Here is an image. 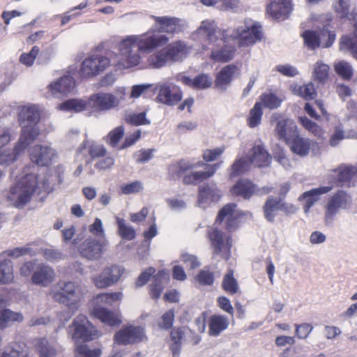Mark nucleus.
Here are the masks:
<instances>
[{"mask_svg": "<svg viewBox=\"0 0 357 357\" xmlns=\"http://www.w3.org/2000/svg\"><path fill=\"white\" fill-rule=\"evenodd\" d=\"M218 38L219 41L211 47L209 58L213 62H228L232 60L236 52L235 46L229 44L230 40H236L239 47H248L261 40L263 32L261 25L245 20L231 32L228 29L221 30L218 28Z\"/></svg>", "mask_w": 357, "mask_h": 357, "instance_id": "1", "label": "nucleus"}, {"mask_svg": "<svg viewBox=\"0 0 357 357\" xmlns=\"http://www.w3.org/2000/svg\"><path fill=\"white\" fill-rule=\"evenodd\" d=\"M43 109L38 105H26L19 107L18 119L22 127L21 135L13 150L1 152V164H10L17 158L33 141L39 136L38 123L41 119Z\"/></svg>", "mask_w": 357, "mask_h": 357, "instance_id": "2", "label": "nucleus"}, {"mask_svg": "<svg viewBox=\"0 0 357 357\" xmlns=\"http://www.w3.org/2000/svg\"><path fill=\"white\" fill-rule=\"evenodd\" d=\"M46 181H41V177L34 173L26 174L10 189L8 199L15 205L22 206L30 201L33 192L38 190L43 191L42 188H49Z\"/></svg>", "mask_w": 357, "mask_h": 357, "instance_id": "3", "label": "nucleus"}, {"mask_svg": "<svg viewBox=\"0 0 357 357\" xmlns=\"http://www.w3.org/2000/svg\"><path fill=\"white\" fill-rule=\"evenodd\" d=\"M49 294L56 302L66 304L72 316L79 308L84 296V287L77 282H59Z\"/></svg>", "mask_w": 357, "mask_h": 357, "instance_id": "4", "label": "nucleus"}, {"mask_svg": "<svg viewBox=\"0 0 357 357\" xmlns=\"http://www.w3.org/2000/svg\"><path fill=\"white\" fill-rule=\"evenodd\" d=\"M119 52L116 56V65L119 68H129L139 64L142 61L137 35H130L119 43Z\"/></svg>", "mask_w": 357, "mask_h": 357, "instance_id": "5", "label": "nucleus"}, {"mask_svg": "<svg viewBox=\"0 0 357 357\" xmlns=\"http://www.w3.org/2000/svg\"><path fill=\"white\" fill-rule=\"evenodd\" d=\"M352 204L351 195L347 191L338 190L327 199L324 204V222L327 227L333 226L340 209H347Z\"/></svg>", "mask_w": 357, "mask_h": 357, "instance_id": "6", "label": "nucleus"}, {"mask_svg": "<svg viewBox=\"0 0 357 357\" xmlns=\"http://www.w3.org/2000/svg\"><path fill=\"white\" fill-rule=\"evenodd\" d=\"M69 333L75 341H91L100 335L98 331L83 314L75 317L69 326Z\"/></svg>", "mask_w": 357, "mask_h": 357, "instance_id": "7", "label": "nucleus"}, {"mask_svg": "<svg viewBox=\"0 0 357 357\" xmlns=\"http://www.w3.org/2000/svg\"><path fill=\"white\" fill-rule=\"evenodd\" d=\"M111 64L109 58L104 54H94L85 58L81 63L79 73L83 78L96 77Z\"/></svg>", "mask_w": 357, "mask_h": 357, "instance_id": "8", "label": "nucleus"}, {"mask_svg": "<svg viewBox=\"0 0 357 357\" xmlns=\"http://www.w3.org/2000/svg\"><path fill=\"white\" fill-rule=\"evenodd\" d=\"M218 33V26L215 21L206 19L192 33L191 38L200 43H207L208 45L214 47V44L219 41Z\"/></svg>", "mask_w": 357, "mask_h": 357, "instance_id": "9", "label": "nucleus"}, {"mask_svg": "<svg viewBox=\"0 0 357 357\" xmlns=\"http://www.w3.org/2000/svg\"><path fill=\"white\" fill-rule=\"evenodd\" d=\"M271 122L274 126L273 132L278 139L288 142L291 137L294 136L297 126L291 119L284 118L279 113H274Z\"/></svg>", "mask_w": 357, "mask_h": 357, "instance_id": "10", "label": "nucleus"}, {"mask_svg": "<svg viewBox=\"0 0 357 357\" xmlns=\"http://www.w3.org/2000/svg\"><path fill=\"white\" fill-rule=\"evenodd\" d=\"M208 236L213 248V257L220 256L228 259L231 246V238L216 228H211L208 231Z\"/></svg>", "mask_w": 357, "mask_h": 357, "instance_id": "11", "label": "nucleus"}, {"mask_svg": "<svg viewBox=\"0 0 357 357\" xmlns=\"http://www.w3.org/2000/svg\"><path fill=\"white\" fill-rule=\"evenodd\" d=\"M125 270L119 265L105 267L102 272L91 278L93 284L98 289H105L116 283Z\"/></svg>", "mask_w": 357, "mask_h": 357, "instance_id": "12", "label": "nucleus"}, {"mask_svg": "<svg viewBox=\"0 0 357 357\" xmlns=\"http://www.w3.org/2000/svg\"><path fill=\"white\" fill-rule=\"evenodd\" d=\"M138 40V51L142 53H151L155 49L166 45L168 38L165 35L158 33L146 32L144 34L137 35Z\"/></svg>", "mask_w": 357, "mask_h": 357, "instance_id": "13", "label": "nucleus"}, {"mask_svg": "<svg viewBox=\"0 0 357 357\" xmlns=\"http://www.w3.org/2000/svg\"><path fill=\"white\" fill-rule=\"evenodd\" d=\"M146 339L144 327L133 325L124 327L114 335V342L118 344L138 343Z\"/></svg>", "mask_w": 357, "mask_h": 357, "instance_id": "14", "label": "nucleus"}, {"mask_svg": "<svg viewBox=\"0 0 357 357\" xmlns=\"http://www.w3.org/2000/svg\"><path fill=\"white\" fill-rule=\"evenodd\" d=\"M271 190V187L257 188L256 185L252 184L249 179H240L236 185L231 187V192L232 195H241L245 199H249L252 195L255 194L259 195H267Z\"/></svg>", "mask_w": 357, "mask_h": 357, "instance_id": "15", "label": "nucleus"}, {"mask_svg": "<svg viewBox=\"0 0 357 357\" xmlns=\"http://www.w3.org/2000/svg\"><path fill=\"white\" fill-rule=\"evenodd\" d=\"M156 100L167 105H174L178 103L183 97L180 89L174 84H160L158 85Z\"/></svg>", "mask_w": 357, "mask_h": 357, "instance_id": "16", "label": "nucleus"}, {"mask_svg": "<svg viewBox=\"0 0 357 357\" xmlns=\"http://www.w3.org/2000/svg\"><path fill=\"white\" fill-rule=\"evenodd\" d=\"M29 155L32 162L38 165L46 166L52 162L57 152L49 145H35L30 148Z\"/></svg>", "mask_w": 357, "mask_h": 357, "instance_id": "17", "label": "nucleus"}, {"mask_svg": "<svg viewBox=\"0 0 357 357\" xmlns=\"http://www.w3.org/2000/svg\"><path fill=\"white\" fill-rule=\"evenodd\" d=\"M75 86V81L72 77H61L49 84L47 93L54 98H63L71 92Z\"/></svg>", "mask_w": 357, "mask_h": 357, "instance_id": "18", "label": "nucleus"}, {"mask_svg": "<svg viewBox=\"0 0 357 357\" xmlns=\"http://www.w3.org/2000/svg\"><path fill=\"white\" fill-rule=\"evenodd\" d=\"M26 248H15L13 250H8L1 253V283L10 282L13 279V267L10 259H6L7 256L19 257L27 253Z\"/></svg>", "mask_w": 357, "mask_h": 357, "instance_id": "19", "label": "nucleus"}, {"mask_svg": "<svg viewBox=\"0 0 357 357\" xmlns=\"http://www.w3.org/2000/svg\"><path fill=\"white\" fill-rule=\"evenodd\" d=\"M55 277L56 273L50 265L35 262V268L31 275V281L34 284L48 287L53 282Z\"/></svg>", "mask_w": 357, "mask_h": 357, "instance_id": "20", "label": "nucleus"}, {"mask_svg": "<svg viewBox=\"0 0 357 357\" xmlns=\"http://www.w3.org/2000/svg\"><path fill=\"white\" fill-rule=\"evenodd\" d=\"M331 190H333V186H320L303 192L298 197V200L303 203L305 214L308 215L310 213L311 208L320 199L321 196L326 195V193L331 191Z\"/></svg>", "mask_w": 357, "mask_h": 357, "instance_id": "21", "label": "nucleus"}, {"mask_svg": "<svg viewBox=\"0 0 357 357\" xmlns=\"http://www.w3.org/2000/svg\"><path fill=\"white\" fill-rule=\"evenodd\" d=\"M116 99L112 93H96L89 96V107L96 111H109L115 109Z\"/></svg>", "mask_w": 357, "mask_h": 357, "instance_id": "22", "label": "nucleus"}, {"mask_svg": "<svg viewBox=\"0 0 357 357\" xmlns=\"http://www.w3.org/2000/svg\"><path fill=\"white\" fill-rule=\"evenodd\" d=\"M250 165L258 167L270 165L272 156L261 142H256L249 151Z\"/></svg>", "mask_w": 357, "mask_h": 357, "instance_id": "23", "label": "nucleus"}, {"mask_svg": "<svg viewBox=\"0 0 357 357\" xmlns=\"http://www.w3.org/2000/svg\"><path fill=\"white\" fill-rule=\"evenodd\" d=\"M80 254L88 259H98L104 250V245L101 240L96 238H86L80 246Z\"/></svg>", "mask_w": 357, "mask_h": 357, "instance_id": "24", "label": "nucleus"}, {"mask_svg": "<svg viewBox=\"0 0 357 357\" xmlns=\"http://www.w3.org/2000/svg\"><path fill=\"white\" fill-rule=\"evenodd\" d=\"M291 0H270L266 13L273 19H286L291 12Z\"/></svg>", "mask_w": 357, "mask_h": 357, "instance_id": "25", "label": "nucleus"}, {"mask_svg": "<svg viewBox=\"0 0 357 357\" xmlns=\"http://www.w3.org/2000/svg\"><path fill=\"white\" fill-rule=\"evenodd\" d=\"M220 191L215 184H204L199 186L198 195V206L205 208L211 202L219 201Z\"/></svg>", "mask_w": 357, "mask_h": 357, "instance_id": "26", "label": "nucleus"}, {"mask_svg": "<svg viewBox=\"0 0 357 357\" xmlns=\"http://www.w3.org/2000/svg\"><path fill=\"white\" fill-rule=\"evenodd\" d=\"M243 215L241 211L237 209V206L235 204H229L223 206L219 211L218 219L219 220H225L226 227L228 230L231 231L236 228L238 226V220L240 216Z\"/></svg>", "mask_w": 357, "mask_h": 357, "instance_id": "27", "label": "nucleus"}, {"mask_svg": "<svg viewBox=\"0 0 357 357\" xmlns=\"http://www.w3.org/2000/svg\"><path fill=\"white\" fill-rule=\"evenodd\" d=\"M155 22L158 25L160 31L165 33H178L183 31L185 26L184 21L175 17H155L152 16Z\"/></svg>", "mask_w": 357, "mask_h": 357, "instance_id": "28", "label": "nucleus"}, {"mask_svg": "<svg viewBox=\"0 0 357 357\" xmlns=\"http://www.w3.org/2000/svg\"><path fill=\"white\" fill-rule=\"evenodd\" d=\"M335 172L337 173V181L342 187H353L357 183V167L340 165Z\"/></svg>", "mask_w": 357, "mask_h": 357, "instance_id": "29", "label": "nucleus"}, {"mask_svg": "<svg viewBox=\"0 0 357 357\" xmlns=\"http://www.w3.org/2000/svg\"><path fill=\"white\" fill-rule=\"evenodd\" d=\"M91 314L108 326H117L121 322V315L117 312L109 311L105 307H93Z\"/></svg>", "mask_w": 357, "mask_h": 357, "instance_id": "30", "label": "nucleus"}, {"mask_svg": "<svg viewBox=\"0 0 357 357\" xmlns=\"http://www.w3.org/2000/svg\"><path fill=\"white\" fill-rule=\"evenodd\" d=\"M178 79L181 80L183 84L190 86V87H193L195 89H207V88L211 87L213 84V77L206 73L198 74L194 79L185 77V75H181Z\"/></svg>", "mask_w": 357, "mask_h": 357, "instance_id": "31", "label": "nucleus"}, {"mask_svg": "<svg viewBox=\"0 0 357 357\" xmlns=\"http://www.w3.org/2000/svg\"><path fill=\"white\" fill-rule=\"evenodd\" d=\"M169 61H180L185 58L190 52V47L181 40L172 43L167 46Z\"/></svg>", "mask_w": 357, "mask_h": 357, "instance_id": "32", "label": "nucleus"}, {"mask_svg": "<svg viewBox=\"0 0 357 357\" xmlns=\"http://www.w3.org/2000/svg\"><path fill=\"white\" fill-rule=\"evenodd\" d=\"M354 36L344 35L340 39V50L344 52H351L357 60V20L354 24Z\"/></svg>", "mask_w": 357, "mask_h": 357, "instance_id": "33", "label": "nucleus"}, {"mask_svg": "<svg viewBox=\"0 0 357 357\" xmlns=\"http://www.w3.org/2000/svg\"><path fill=\"white\" fill-rule=\"evenodd\" d=\"M203 6H214L220 11H237L241 6V0H200Z\"/></svg>", "mask_w": 357, "mask_h": 357, "instance_id": "34", "label": "nucleus"}, {"mask_svg": "<svg viewBox=\"0 0 357 357\" xmlns=\"http://www.w3.org/2000/svg\"><path fill=\"white\" fill-rule=\"evenodd\" d=\"M289 89L292 93L299 96L305 100L315 99L317 96V90L312 82L299 85V84H291Z\"/></svg>", "mask_w": 357, "mask_h": 357, "instance_id": "35", "label": "nucleus"}, {"mask_svg": "<svg viewBox=\"0 0 357 357\" xmlns=\"http://www.w3.org/2000/svg\"><path fill=\"white\" fill-rule=\"evenodd\" d=\"M238 68L233 64H229L222 68L217 74L215 77V84L217 87L221 89H225L230 82H231Z\"/></svg>", "mask_w": 357, "mask_h": 357, "instance_id": "36", "label": "nucleus"}, {"mask_svg": "<svg viewBox=\"0 0 357 357\" xmlns=\"http://www.w3.org/2000/svg\"><path fill=\"white\" fill-rule=\"evenodd\" d=\"M89 107V97L88 99H69L59 103L57 108L61 111L81 112Z\"/></svg>", "mask_w": 357, "mask_h": 357, "instance_id": "37", "label": "nucleus"}, {"mask_svg": "<svg viewBox=\"0 0 357 357\" xmlns=\"http://www.w3.org/2000/svg\"><path fill=\"white\" fill-rule=\"evenodd\" d=\"M228 317L224 315H212L208 320V333L211 335H219L229 326Z\"/></svg>", "mask_w": 357, "mask_h": 357, "instance_id": "38", "label": "nucleus"}, {"mask_svg": "<svg viewBox=\"0 0 357 357\" xmlns=\"http://www.w3.org/2000/svg\"><path fill=\"white\" fill-rule=\"evenodd\" d=\"M315 142L313 140L308 139V138L297 137L294 139L291 145L292 152L296 153L301 156L307 155L310 153V149L312 146H314Z\"/></svg>", "mask_w": 357, "mask_h": 357, "instance_id": "39", "label": "nucleus"}, {"mask_svg": "<svg viewBox=\"0 0 357 357\" xmlns=\"http://www.w3.org/2000/svg\"><path fill=\"white\" fill-rule=\"evenodd\" d=\"M220 163L216 165H207L204 171L202 172H193L190 175H186L183 178V181L185 183H191V182L200 181V180L206 179V178L211 177L214 175L215 172L219 168Z\"/></svg>", "mask_w": 357, "mask_h": 357, "instance_id": "40", "label": "nucleus"}, {"mask_svg": "<svg viewBox=\"0 0 357 357\" xmlns=\"http://www.w3.org/2000/svg\"><path fill=\"white\" fill-rule=\"evenodd\" d=\"M28 349L23 343L11 342L5 347L1 357H27Z\"/></svg>", "mask_w": 357, "mask_h": 357, "instance_id": "41", "label": "nucleus"}, {"mask_svg": "<svg viewBox=\"0 0 357 357\" xmlns=\"http://www.w3.org/2000/svg\"><path fill=\"white\" fill-rule=\"evenodd\" d=\"M147 63L153 68H160L168 63L167 47L153 52L147 58Z\"/></svg>", "mask_w": 357, "mask_h": 357, "instance_id": "42", "label": "nucleus"}, {"mask_svg": "<svg viewBox=\"0 0 357 357\" xmlns=\"http://www.w3.org/2000/svg\"><path fill=\"white\" fill-rule=\"evenodd\" d=\"M331 68L328 64L325 63L322 60H318L312 66V77L317 82H327L329 78Z\"/></svg>", "mask_w": 357, "mask_h": 357, "instance_id": "43", "label": "nucleus"}, {"mask_svg": "<svg viewBox=\"0 0 357 357\" xmlns=\"http://www.w3.org/2000/svg\"><path fill=\"white\" fill-rule=\"evenodd\" d=\"M122 298V292L99 294L93 299L92 303L93 305V307H97V306H104V305H112L114 302H116V301H121Z\"/></svg>", "mask_w": 357, "mask_h": 357, "instance_id": "44", "label": "nucleus"}, {"mask_svg": "<svg viewBox=\"0 0 357 357\" xmlns=\"http://www.w3.org/2000/svg\"><path fill=\"white\" fill-rule=\"evenodd\" d=\"M54 175H52L51 177H40L41 181H45L46 183L49 184L48 188H42V190H45V191H50V190L54 189L56 185H61L63 181V175L65 172V167L63 165H57L54 167Z\"/></svg>", "mask_w": 357, "mask_h": 357, "instance_id": "45", "label": "nucleus"}, {"mask_svg": "<svg viewBox=\"0 0 357 357\" xmlns=\"http://www.w3.org/2000/svg\"><path fill=\"white\" fill-rule=\"evenodd\" d=\"M250 167V159L241 157L238 158L233 162L230 168L229 176L236 177V176L241 175L244 172H248Z\"/></svg>", "mask_w": 357, "mask_h": 357, "instance_id": "46", "label": "nucleus"}, {"mask_svg": "<svg viewBox=\"0 0 357 357\" xmlns=\"http://www.w3.org/2000/svg\"><path fill=\"white\" fill-rule=\"evenodd\" d=\"M36 349L40 357H55L57 355L55 346L45 338L38 340Z\"/></svg>", "mask_w": 357, "mask_h": 357, "instance_id": "47", "label": "nucleus"}, {"mask_svg": "<svg viewBox=\"0 0 357 357\" xmlns=\"http://www.w3.org/2000/svg\"><path fill=\"white\" fill-rule=\"evenodd\" d=\"M279 209H280V200L272 197L267 199L264 207V216L267 220H273Z\"/></svg>", "mask_w": 357, "mask_h": 357, "instance_id": "48", "label": "nucleus"}, {"mask_svg": "<svg viewBox=\"0 0 357 357\" xmlns=\"http://www.w3.org/2000/svg\"><path fill=\"white\" fill-rule=\"evenodd\" d=\"M335 72L344 79H351L354 74V68L351 63L344 60H340L334 64Z\"/></svg>", "mask_w": 357, "mask_h": 357, "instance_id": "49", "label": "nucleus"}, {"mask_svg": "<svg viewBox=\"0 0 357 357\" xmlns=\"http://www.w3.org/2000/svg\"><path fill=\"white\" fill-rule=\"evenodd\" d=\"M170 337L172 341L170 349L173 353L174 357H176L178 354H180L181 351V342L183 337V329H173L171 332Z\"/></svg>", "mask_w": 357, "mask_h": 357, "instance_id": "50", "label": "nucleus"}, {"mask_svg": "<svg viewBox=\"0 0 357 357\" xmlns=\"http://www.w3.org/2000/svg\"><path fill=\"white\" fill-rule=\"evenodd\" d=\"M298 121L307 130L312 132L315 137H317V138H324L325 132L322 128L318 126L317 123L313 122V121L310 120V119L306 118V116H300Z\"/></svg>", "mask_w": 357, "mask_h": 357, "instance_id": "51", "label": "nucleus"}, {"mask_svg": "<svg viewBox=\"0 0 357 357\" xmlns=\"http://www.w3.org/2000/svg\"><path fill=\"white\" fill-rule=\"evenodd\" d=\"M352 0H333V8L341 17H347L351 12Z\"/></svg>", "mask_w": 357, "mask_h": 357, "instance_id": "52", "label": "nucleus"}, {"mask_svg": "<svg viewBox=\"0 0 357 357\" xmlns=\"http://www.w3.org/2000/svg\"><path fill=\"white\" fill-rule=\"evenodd\" d=\"M222 287L225 291L231 294H234V293L238 292L239 290L238 282L235 280L234 276L233 271H229L226 275H225Z\"/></svg>", "mask_w": 357, "mask_h": 357, "instance_id": "53", "label": "nucleus"}, {"mask_svg": "<svg viewBox=\"0 0 357 357\" xmlns=\"http://www.w3.org/2000/svg\"><path fill=\"white\" fill-rule=\"evenodd\" d=\"M160 278L167 279L168 278L167 273L165 272V271H162L160 272L157 277L154 279V282L149 287V289L151 294L152 298H158L161 295V292H162L164 287L162 284L161 280Z\"/></svg>", "mask_w": 357, "mask_h": 357, "instance_id": "54", "label": "nucleus"}, {"mask_svg": "<svg viewBox=\"0 0 357 357\" xmlns=\"http://www.w3.org/2000/svg\"><path fill=\"white\" fill-rule=\"evenodd\" d=\"M335 40V34L328 29H324L318 32V47L328 48Z\"/></svg>", "mask_w": 357, "mask_h": 357, "instance_id": "55", "label": "nucleus"}, {"mask_svg": "<svg viewBox=\"0 0 357 357\" xmlns=\"http://www.w3.org/2000/svg\"><path fill=\"white\" fill-rule=\"evenodd\" d=\"M120 235L128 240H132L136 236V231L132 226L128 225L123 218H116Z\"/></svg>", "mask_w": 357, "mask_h": 357, "instance_id": "56", "label": "nucleus"}, {"mask_svg": "<svg viewBox=\"0 0 357 357\" xmlns=\"http://www.w3.org/2000/svg\"><path fill=\"white\" fill-rule=\"evenodd\" d=\"M77 357H100L102 350L100 348L90 349L86 344H79L75 349Z\"/></svg>", "mask_w": 357, "mask_h": 357, "instance_id": "57", "label": "nucleus"}, {"mask_svg": "<svg viewBox=\"0 0 357 357\" xmlns=\"http://www.w3.org/2000/svg\"><path fill=\"white\" fill-rule=\"evenodd\" d=\"M262 114L261 103L256 102L250 112V116L248 119V126L250 127L257 126L261 123Z\"/></svg>", "mask_w": 357, "mask_h": 357, "instance_id": "58", "label": "nucleus"}, {"mask_svg": "<svg viewBox=\"0 0 357 357\" xmlns=\"http://www.w3.org/2000/svg\"><path fill=\"white\" fill-rule=\"evenodd\" d=\"M283 98L282 97L277 96L275 93H264L261 96V101L263 102L264 107H268L269 109H276L280 107Z\"/></svg>", "mask_w": 357, "mask_h": 357, "instance_id": "59", "label": "nucleus"}, {"mask_svg": "<svg viewBox=\"0 0 357 357\" xmlns=\"http://www.w3.org/2000/svg\"><path fill=\"white\" fill-rule=\"evenodd\" d=\"M22 314L16 313V312L10 311L8 309L1 310V328L6 324H10V322L22 321Z\"/></svg>", "mask_w": 357, "mask_h": 357, "instance_id": "60", "label": "nucleus"}, {"mask_svg": "<svg viewBox=\"0 0 357 357\" xmlns=\"http://www.w3.org/2000/svg\"><path fill=\"white\" fill-rule=\"evenodd\" d=\"M121 192L124 195H130V193H139L144 190V184L142 181H135L128 184L122 185L121 187Z\"/></svg>", "mask_w": 357, "mask_h": 357, "instance_id": "61", "label": "nucleus"}, {"mask_svg": "<svg viewBox=\"0 0 357 357\" xmlns=\"http://www.w3.org/2000/svg\"><path fill=\"white\" fill-rule=\"evenodd\" d=\"M305 45L310 49L319 47L318 32L317 31H305L303 34Z\"/></svg>", "mask_w": 357, "mask_h": 357, "instance_id": "62", "label": "nucleus"}, {"mask_svg": "<svg viewBox=\"0 0 357 357\" xmlns=\"http://www.w3.org/2000/svg\"><path fill=\"white\" fill-rule=\"evenodd\" d=\"M39 52L40 48L37 47V46H33L30 52H28V54H22L20 56V61L22 64H25L26 66H31V65L33 64Z\"/></svg>", "mask_w": 357, "mask_h": 357, "instance_id": "63", "label": "nucleus"}, {"mask_svg": "<svg viewBox=\"0 0 357 357\" xmlns=\"http://www.w3.org/2000/svg\"><path fill=\"white\" fill-rule=\"evenodd\" d=\"M89 231L93 234L96 238H101L104 236L105 229L103 227L102 220L96 218L94 222L89 227Z\"/></svg>", "mask_w": 357, "mask_h": 357, "instance_id": "64", "label": "nucleus"}]
</instances>
